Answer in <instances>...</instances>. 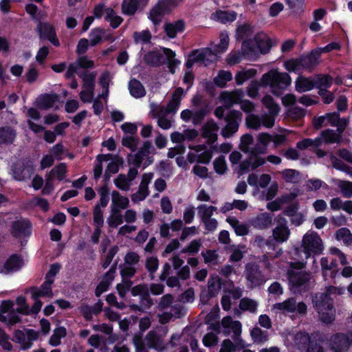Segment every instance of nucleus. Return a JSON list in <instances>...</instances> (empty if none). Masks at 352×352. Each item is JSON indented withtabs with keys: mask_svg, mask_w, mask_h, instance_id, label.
Wrapping results in <instances>:
<instances>
[{
	"mask_svg": "<svg viewBox=\"0 0 352 352\" xmlns=\"http://www.w3.org/2000/svg\"><path fill=\"white\" fill-rule=\"evenodd\" d=\"M272 309L283 314L295 313L300 316H304L307 313V306L304 302H297L294 297L287 298L281 302L273 305Z\"/></svg>",
	"mask_w": 352,
	"mask_h": 352,
	"instance_id": "nucleus-7",
	"label": "nucleus"
},
{
	"mask_svg": "<svg viewBox=\"0 0 352 352\" xmlns=\"http://www.w3.org/2000/svg\"><path fill=\"white\" fill-rule=\"evenodd\" d=\"M183 93L184 90L181 87L177 88L175 92L173 93L172 99L170 100V102L166 106V108L169 110V112H170L171 113H175L177 110L181 102Z\"/></svg>",
	"mask_w": 352,
	"mask_h": 352,
	"instance_id": "nucleus-36",
	"label": "nucleus"
},
{
	"mask_svg": "<svg viewBox=\"0 0 352 352\" xmlns=\"http://www.w3.org/2000/svg\"><path fill=\"white\" fill-rule=\"evenodd\" d=\"M16 138V131L10 126L0 127V144H12Z\"/></svg>",
	"mask_w": 352,
	"mask_h": 352,
	"instance_id": "nucleus-33",
	"label": "nucleus"
},
{
	"mask_svg": "<svg viewBox=\"0 0 352 352\" xmlns=\"http://www.w3.org/2000/svg\"><path fill=\"white\" fill-rule=\"evenodd\" d=\"M242 113L237 110H232L224 118L226 125L222 128L221 134L225 138L232 137L237 132L239 124L242 120Z\"/></svg>",
	"mask_w": 352,
	"mask_h": 352,
	"instance_id": "nucleus-9",
	"label": "nucleus"
},
{
	"mask_svg": "<svg viewBox=\"0 0 352 352\" xmlns=\"http://www.w3.org/2000/svg\"><path fill=\"white\" fill-rule=\"evenodd\" d=\"M23 265L22 258L18 254L11 255L3 264L0 265V273L8 274L18 271Z\"/></svg>",
	"mask_w": 352,
	"mask_h": 352,
	"instance_id": "nucleus-17",
	"label": "nucleus"
},
{
	"mask_svg": "<svg viewBox=\"0 0 352 352\" xmlns=\"http://www.w3.org/2000/svg\"><path fill=\"white\" fill-rule=\"evenodd\" d=\"M250 336L256 344H263L269 340L268 332L261 329L258 326H254L250 331Z\"/></svg>",
	"mask_w": 352,
	"mask_h": 352,
	"instance_id": "nucleus-31",
	"label": "nucleus"
},
{
	"mask_svg": "<svg viewBox=\"0 0 352 352\" xmlns=\"http://www.w3.org/2000/svg\"><path fill=\"white\" fill-rule=\"evenodd\" d=\"M226 221L234 228L237 235L245 236L248 234V226L244 223H241L235 217H229L226 219Z\"/></svg>",
	"mask_w": 352,
	"mask_h": 352,
	"instance_id": "nucleus-35",
	"label": "nucleus"
},
{
	"mask_svg": "<svg viewBox=\"0 0 352 352\" xmlns=\"http://www.w3.org/2000/svg\"><path fill=\"white\" fill-rule=\"evenodd\" d=\"M289 201V197L288 195L281 196L274 201L267 203V208L272 212L279 210L281 208L282 205Z\"/></svg>",
	"mask_w": 352,
	"mask_h": 352,
	"instance_id": "nucleus-63",
	"label": "nucleus"
},
{
	"mask_svg": "<svg viewBox=\"0 0 352 352\" xmlns=\"http://www.w3.org/2000/svg\"><path fill=\"white\" fill-rule=\"evenodd\" d=\"M145 341L148 348L155 349L159 351H162L166 349V346L162 338L155 331H149L146 335Z\"/></svg>",
	"mask_w": 352,
	"mask_h": 352,
	"instance_id": "nucleus-21",
	"label": "nucleus"
},
{
	"mask_svg": "<svg viewBox=\"0 0 352 352\" xmlns=\"http://www.w3.org/2000/svg\"><path fill=\"white\" fill-rule=\"evenodd\" d=\"M139 0H123L122 12L127 15H134L138 10Z\"/></svg>",
	"mask_w": 352,
	"mask_h": 352,
	"instance_id": "nucleus-44",
	"label": "nucleus"
},
{
	"mask_svg": "<svg viewBox=\"0 0 352 352\" xmlns=\"http://www.w3.org/2000/svg\"><path fill=\"white\" fill-rule=\"evenodd\" d=\"M221 289V278L217 275H212L208 280V292L215 296Z\"/></svg>",
	"mask_w": 352,
	"mask_h": 352,
	"instance_id": "nucleus-40",
	"label": "nucleus"
},
{
	"mask_svg": "<svg viewBox=\"0 0 352 352\" xmlns=\"http://www.w3.org/2000/svg\"><path fill=\"white\" fill-rule=\"evenodd\" d=\"M116 186L121 190H129L131 182L126 178L125 174H120L113 181Z\"/></svg>",
	"mask_w": 352,
	"mask_h": 352,
	"instance_id": "nucleus-54",
	"label": "nucleus"
},
{
	"mask_svg": "<svg viewBox=\"0 0 352 352\" xmlns=\"http://www.w3.org/2000/svg\"><path fill=\"white\" fill-rule=\"evenodd\" d=\"M184 28V22L182 20H178L173 23H166L164 26L166 35L170 38H175L177 33L183 31Z\"/></svg>",
	"mask_w": 352,
	"mask_h": 352,
	"instance_id": "nucleus-34",
	"label": "nucleus"
},
{
	"mask_svg": "<svg viewBox=\"0 0 352 352\" xmlns=\"http://www.w3.org/2000/svg\"><path fill=\"white\" fill-rule=\"evenodd\" d=\"M159 261L157 257L151 256L146 258L145 267L147 271L149 272V275L151 280L155 278L154 274L158 269Z\"/></svg>",
	"mask_w": 352,
	"mask_h": 352,
	"instance_id": "nucleus-60",
	"label": "nucleus"
},
{
	"mask_svg": "<svg viewBox=\"0 0 352 352\" xmlns=\"http://www.w3.org/2000/svg\"><path fill=\"white\" fill-rule=\"evenodd\" d=\"M294 344L300 350L307 348L310 342V337L306 332H298L294 338Z\"/></svg>",
	"mask_w": 352,
	"mask_h": 352,
	"instance_id": "nucleus-39",
	"label": "nucleus"
},
{
	"mask_svg": "<svg viewBox=\"0 0 352 352\" xmlns=\"http://www.w3.org/2000/svg\"><path fill=\"white\" fill-rule=\"evenodd\" d=\"M212 56H214L213 52L210 48L204 49L201 52L193 51L190 54V57L193 58L195 63L199 61L205 62L209 60Z\"/></svg>",
	"mask_w": 352,
	"mask_h": 352,
	"instance_id": "nucleus-47",
	"label": "nucleus"
},
{
	"mask_svg": "<svg viewBox=\"0 0 352 352\" xmlns=\"http://www.w3.org/2000/svg\"><path fill=\"white\" fill-rule=\"evenodd\" d=\"M11 234L15 238L30 236L31 234V223L28 219H20L12 222L10 228Z\"/></svg>",
	"mask_w": 352,
	"mask_h": 352,
	"instance_id": "nucleus-16",
	"label": "nucleus"
},
{
	"mask_svg": "<svg viewBox=\"0 0 352 352\" xmlns=\"http://www.w3.org/2000/svg\"><path fill=\"white\" fill-rule=\"evenodd\" d=\"M133 296H138L140 298L141 306L145 309L150 308L153 305V300L149 294V290L146 285H138L131 289Z\"/></svg>",
	"mask_w": 352,
	"mask_h": 352,
	"instance_id": "nucleus-18",
	"label": "nucleus"
},
{
	"mask_svg": "<svg viewBox=\"0 0 352 352\" xmlns=\"http://www.w3.org/2000/svg\"><path fill=\"white\" fill-rule=\"evenodd\" d=\"M320 57V52L319 50H312L310 54L298 58L301 68L311 70L319 63Z\"/></svg>",
	"mask_w": 352,
	"mask_h": 352,
	"instance_id": "nucleus-24",
	"label": "nucleus"
},
{
	"mask_svg": "<svg viewBox=\"0 0 352 352\" xmlns=\"http://www.w3.org/2000/svg\"><path fill=\"white\" fill-rule=\"evenodd\" d=\"M182 0H160L151 10L149 18L154 25H158L163 16L176 8Z\"/></svg>",
	"mask_w": 352,
	"mask_h": 352,
	"instance_id": "nucleus-8",
	"label": "nucleus"
},
{
	"mask_svg": "<svg viewBox=\"0 0 352 352\" xmlns=\"http://www.w3.org/2000/svg\"><path fill=\"white\" fill-rule=\"evenodd\" d=\"M273 216L268 212H263L251 220L252 226L258 230H265L272 225Z\"/></svg>",
	"mask_w": 352,
	"mask_h": 352,
	"instance_id": "nucleus-23",
	"label": "nucleus"
},
{
	"mask_svg": "<svg viewBox=\"0 0 352 352\" xmlns=\"http://www.w3.org/2000/svg\"><path fill=\"white\" fill-rule=\"evenodd\" d=\"M133 37L135 43L146 44L150 43L151 34L148 30L135 32L133 34Z\"/></svg>",
	"mask_w": 352,
	"mask_h": 352,
	"instance_id": "nucleus-61",
	"label": "nucleus"
},
{
	"mask_svg": "<svg viewBox=\"0 0 352 352\" xmlns=\"http://www.w3.org/2000/svg\"><path fill=\"white\" fill-rule=\"evenodd\" d=\"M151 107V114L154 118L160 119L161 118H166L168 113H171L169 112V110L166 108V107H165L163 106H157L152 104Z\"/></svg>",
	"mask_w": 352,
	"mask_h": 352,
	"instance_id": "nucleus-59",
	"label": "nucleus"
},
{
	"mask_svg": "<svg viewBox=\"0 0 352 352\" xmlns=\"http://www.w3.org/2000/svg\"><path fill=\"white\" fill-rule=\"evenodd\" d=\"M313 303L322 322L329 324L335 320L336 311L331 296L317 293L313 298Z\"/></svg>",
	"mask_w": 352,
	"mask_h": 352,
	"instance_id": "nucleus-3",
	"label": "nucleus"
},
{
	"mask_svg": "<svg viewBox=\"0 0 352 352\" xmlns=\"http://www.w3.org/2000/svg\"><path fill=\"white\" fill-rule=\"evenodd\" d=\"M244 273L248 281V286L251 289L259 287L265 282V276L259 265L255 263H247Z\"/></svg>",
	"mask_w": 352,
	"mask_h": 352,
	"instance_id": "nucleus-10",
	"label": "nucleus"
},
{
	"mask_svg": "<svg viewBox=\"0 0 352 352\" xmlns=\"http://www.w3.org/2000/svg\"><path fill=\"white\" fill-rule=\"evenodd\" d=\"M262 103L268 109L269 113L278 114L280 108L271 96H265L262 99Z\"/></svg>",
	"mask_w": 352,
	"mask_h": 352,
	"instance_id": "nucleus-53",
	"label": "nucleus"
},
{
	"mask_svg": "<svg viewBox=\"0 0 352 352\" xmlns=\"http://www.w3.org/2000/svg\"><path fill=\"white\" fill-rule=\"evenodd\" d=\"M129 89L130 94L137 98H142L146 94L144 86L136 79H132L129 81Z\"/></svg>",
	"mask_w": 352,
	"mask_h": 352,
	"instance_id": "nucleus-37",
	"label": "nucleus"
},
{
	"mask_svg": "<svg viewBox=\"0 0 352 352\" xmlns=\"http://www.w3.org/2000/svg\"><path fill=\"white\" fill-rule=\"evenodd\" d=\"M111 201L114 205L118 207L126 209L129 207V200L126 197H124L117 190H113L111 192Z\"/></svg>",
	"mask_w": 352,
	"mask_h": 352,
	"instance_id": "nucleus-45",
	"label": "nucleus"
},
{
	"mask_svg": "<svg viewBox=\"0 0 352 352\" xmlns=\"http://www.w3.org/2000/svg\"><path fill=\"white\" fill-rule=\"evenodd\" d=\"M40 38H47L54 45L58 46L59 41L56 36L54 27L47 23L40 22L37 25Z\"/></svg>",
	"mask_w": 352,
	"mask_h": 352,
	"instance_id": "nucleus-19",
	"label": "nucleus"
},
{
	"mask_svg": "<svg viewBox=\"0 0 352 352\" xmlns=\"http://www.w3.org/2000/svg\"><path fill=\"white\" fill-rule=\"evenodd\" d=\"M78 76L81 78L83 81L84 89H87L89 91H94L95 78L96 76V72H88L84 71L82 73H78Z\"/></svg>",
	"mask_w": 352,
	"mask_h": 352,
	"instance_id": "nucleus-32",
	"label": "nucleus"
},
{
	"mask_svg": "<svg viewBox=\"0 0 352 352\" xmlns=\"http://www.w3.org/2000/svg\"><path fill=\"white\" fill-rule=\"evenodd\" d=\"M248 159L252 165V170H254L266 163V159L261 156V154L248 153Z\"/></svg>",
	"mask_w": 352,
	"mask_h": 352,
	"instance_id": "nucleus-62",
	"label": "nucleus"
},
{
	"mask_svg": "<svg viewBox=\"0 0 352 352\" xmlns=\"http://www.w3.org/2000/svg\"><path fill=\"white\" fill-rule=\"evenodd\" d=\"M321 135L327 144L339 143L342 140V133L332 129L322 131Z\"/></svg>",
	"mask_w": 352,
	"mask_h": 352,
	"instance_id": "nucleus-42",
	"label": "nucleus"
},
{
	"mask_svg": "<svg viewBox=\"0 0 352 352\" xmlns=\"http://www.w3.org/2000/svg\"><path fill=\"white\" fill-rule=\"evenodd\" d=\"M239 306L243 311L255 313L257 310L258 303L255 300L245 297L241 299Z\"/></svg>",
	"mask_w": 352,
	"mask_h": 352,
	"instance_id": "nucleus-43",
	"label": "nucleus"
},
{
	"mask_svg": "<svg viewBox=\"0 0 352 352\" xmlns=\"http://www.w3.org/2000/svg\"><path fill=\"white\" fill-rule=\"evenodd\" d=\"M215 16L217 19L221 23H226L234 21L236 17V14L235 12L218 10L216 12Z\"/></svg>",
	"mask_w": 352,
	"mask_h": 352,
	"instance_id": "nucleus-57",
	"label": "nucleus"
},
{
	"mask_svg": "<svg viewBox=\"0 0 352 352\" xmlns=\"http://www.w3.org/2000/svg\"><path fill=\"white\" fill-rule=\"evenodd\" d=\"M253 245L258 247L263 252H267V250H274L276 244L274 242L273 239L270 237L265 239L261 235H256L253 240Z\"/></svg>",
	"mask_w": 352,
	"mask_h": 352,
	"instance_id": "nucleus-29",
	"label": "nucleus"
},
{
	"mask_svg": "<svg viewBox=\"0 0 352 352\" xmlns=\"http://www.w3.org/2000/svg\"><path fill=\"white\" fill-rule=\"evenodd\" d=\"M67 173V166L65 163H60L56 165L54 168L52 169L50 173L47 175H51L52 179L54 177H56L58 180L61 181L65 177Z\"/></svg>",
	"mask_w": 352,
	"mask_h": 352,
	"instance_id": "nucleus-56",
	"label": "nucleus"
},
{
	"mask_svg": "<svg viewBox=\"0 0 352 352\" xmlns=\"http://www.w3.org/2000/svg\"><path fill=\"white\" fill-rule=\"evenodd\" d=\"M336 238L339 241H342L345 245H350L352 244V234L350 230L346 228L339 229L336 232Z\"/></svg>",
	"mask_w": 352,
	"mask_h": 352,
	"instance_id": "nucleus-55",
	"label": "nucleus"
},
{
	"mask_svg": "<svg viewBox=\"0 0 352 352\" xmlns=\"http://www.w3.org/2000/svg\"><path fill=\"white\" fill-rule=\"evenodd\" d=\"M58 96L56 94L41 95L37 100V107L41 109H48L58 101Z\"/></svg>",
	"mask_w": 352,
	"mask_h": 352,
	"instance_id": "nucleus-30",
	"label": "nucleus"
},
{
	"mask_svg": "<svg viewBox=\"0 0 352 352\" xmlns=\"http://www.w3.org/2000/svg\"><path fill=\"white\" fill-rule=\"evenodd\" d=\"M105 19L110 22V25L113 28H118L122 22V19L116 15L112 8H108L105 10Z\"/></svg>",
	"mask_w": 352,
	"mask_h": 352,
	"instance_id": "nucleus-50",
	"label": "nucleus"
},
{
	"mask_svg": "<svg viewBox=\"0 0 352 352\" xmlns=\"http://www.w3.org/2000/svg\"><path fill=\"white\" fill-rule=\"evenodd\" d=\"M245 93L241 89H237L232 91H225L221 93L219 98L224 107L230 109L235 104H239L243 98Z\"/></svg>",
	"mask_w": 352,
	"mask_h": 352,
	"instance_id": "nucleus-15",
	"label": "nucleus"
},
{
	"mask_svg": "<svg viewBox=\"0 0 352 352\" xmlns=\"http://www.w3.org/2000/svg\"><path fill=\"white\" fill-rule=\"evenodd\" d=\"M315 87L320 90H327L332 84V78L327 74H318L314 76Z\"/></svg>",
	"mask_w": 352,
	"mask_h": 352,
	"instance_id": "nucleus-38",
	"label": "nucleus"
},
{
	"mask_svg": "<svg viewBox=\"0 0 352 352\" xmlns=\"http://www.w3.org/2000/svg\"><path fill=\"white\" fill-rule=\"evenodd\" d=\"M327 121L333 126L337 127V131L342 133L349 124V118H340L339 113L333 112L326 114Z\"/></svg>",
	"mask_w": 352,
	"mask_h": 352,
	"instance_id": "nucleus-25",
	"label": "nucleus"
},
{
	"mask_svg": "<svg viewBox=\"0 0 352 352\" xmlns=\"http://www.w3.org/2000/svg\"><path fill=\"white\" fill-rule=\"evenodd\" d=\"M201 256L204 258L205 263H211L213 265H219V255L217 254L216 251L207 250L206 251H203L201 252Z\"/></svg>",
	"mask_w": 352,
	"mask_h": 352,
	"instance_id": "nucleus-64",
	"label": "nucleus"
},
{
	"mask_svg": "<svg viewBox=\"0 0 352 352\" xmlns=\"http://www.w3.org/2000/svg\"><path fill=\"white\" fill-rule=\"evenodd\" d=\"M256 74L254 69H242L238 72L235 75V81L238 85H241L248 80L253 78Z\"/></svg>",
	"mask_w": 352,
	"mask_h": 352,
	"instance_id": "nucleus-41",
	"label": "nucleus"
},
{
	"mask_svg": "<svg viewBox=\"0 0 352 352\" xmlns=\"http://www.w3.org/2000/svg\"><path fill=\"white\" fill-rule=\"evenodd\" d=\"M254 40L262 54L268 53L272 47V41L267 35L263 32L256 34Z\"/></svg>",
	"mask_w": 352,
	"mask_h": 352,
	"instance_id": "nucleus-28",
	"label": "nucleus"
},
{
	"mask_svg": "<svg viewBox=\"0 0 352 352\" xmlns=\"http://www.w3.org/2000/svg\"><path fill=\"white\" fill-rule=\"evenodd\" d=\"M276 226L272 230V239L274 242L282 243L287 241L290 236V230L287 226V219L281 216L275 219Z\"/></svg>",
	"mask_w": 352,
	"mask_h": 352,
	"instance_id": "nucleus-12",
	"label": "nucleus"
},
{
	"mask_svg": "<svg viewBox=\"0 0 352 352\" xmlns=\"http://www.w3.org/2000/svg\"><path fill=\"white\" fill-rule=\"evenodd\" d=\"M301 248L306 255V258H308L311 254H320L324 250V245L318 234L309 230L302 236Z\"/></svg>",
	"mask_w": 352,
	"mask_h": 352,
	"instance_id": "nucleus-5",
	"label": "nucleus"
},
{
	"mask_svg": "<svg viewBox=\"0 0 352 352\" xmlns=\"http://www.w3.org/2000/svg\"><path fill=\"white\" fill-rule=\"evenodd\" d=\"M305 267L302 262L291 263L287 270L289 284L297 290L306 289L309 284L311 275L302 270Z\"/></svg>",
	"mask_w": 352,
	"mask_h": 352,
	"instance_id": "nucleus-4",
	"label": "nucleus"
},
{
	"mask_svg": "<svg viewBox=\"0 0 352 352\" xmlns=\"http://www.w3.org/2000/svg\"><path fill=\"white\" fill-rule=\"evenodd\" d=\"M155 148L150 141H145L138 152L133 156V162L135 166L140 167L144 162V167L151 164L153 162V157L150 154L154 152Z\"/></svg>",
	"mask_w": 352,
	"mask_h": 352,
	"instance_id": "nucleus-11",
	"label": "nucleus"
},
{
	"mask_svg": "<svg viewBox=\"0 0 352 352\" xmlns=\"http://www.w3.org/2000/svg\"><path fill=\"white\" fill-rule=\"evenodd\" d=\"M222 333L228 336L232 333V338L236 346L243 347V340L241 338L242 324L239 320H234L231 316H226L221 319Z\"/></svg>",
	"mask_w": 352,
	"mask_h": 352,
	"instance_id": "nucleus-6",
	"label": "nucleus"
},
{
	"mask_svg": "<svg viewBox=\"0 0 352 352\" xmlns=\"http://www.w3.org/2000/svg\"><path fill=\"white\" fill-rule=\"evenodd\" d=\"M314 77L306 78L300 76L297 78L295 82V87L297 91L302 93L311 90L315 87Z\"/></svg>",
	"mask_w": 352,
	"mask_h": 352,
	"instance_id": "nucleus-27",
	"label": "nucleus"
},
{
	"mask_svg": "<svg viewBox=\"0 0 352 352\" xmlns=\"http://www.w3.org/2000/svg\"><path fill=\"white\" fill-rule=\"evenodd\" d=\"M140 143V139L134 135H125L122 137V144L134 152L137 150Z\"/></svg>",
	"mask_w": 352,
	"mask_h": 352,
	"instance_id": "nucleus-46",
	"label": "nucleus"
},
{
	"mask_svg": "<svg viewBox=\"0 0 352 352\" xmlns=\"http://www.w3.org/2000/svg\"><path fill=\"white\" fill-rule=\"evenodd\" d=\"M218 124L213 120H208L204 126L203 137L207 138L209 144H213L217 140V133L219 131Z\"/></svg>",
	"mask_w": 352,
	"mask_h": 352,
	"instance_id": "nucleus-22",
	"label": "nucleus"
},
{
	"mask_svg": "<svg viewBox=\"0 0 352 352\" xmlns=\"http://www.w3.org/2000/svg\"><path fill=\"white\" fill-rule=\"evenodd\" d=\"M263 87L270 86L274 94L278 96L291 84V78L287 73L271 70L261 77Z\"/></svg>",
	"mask_w": 352,
	"mask_h": 352,
	"instance_id": "nucleus-1",
	"label": "nucleus"
},
{
	"mask_svg": "<svg viewBox=\"0 0 352 352\" xmlns=\"http://www.w3.org/2000/svg\"><path fill=\"white\" fill-rule=\"evenodd\" d=\"M232 79V73L229 71L221 70L214 78V82L219 87H223L226 83Z\"/></svg>",
	"mask_w": 352,
	"mask_h": 352,
	"instance_id": "nucleus-48",
	"label": "nucleus"
},
{
	"mask_svg": "<svg viewBox=\"0 0 352 352\" xmlns=\"http://www.w3.org/2000/svg\"><path fill=\"white\" fill-rule=\"evenodd\" d=\"M197 209L198 214L200 217L201 221L211 219L214 212L217 210V208L215 206H208L205 204L199 206Z\"/></svg>",
	"mask_w": 352,
	"mask_h": 352,
	"instance_id": "nucleus-51",
	"label": "nucleus"
},
{
	"mask_svg": "<svg viewBox=\"0 0 352 352\" xmlns=\"http://www.w3.org/2000/svg\"><path fill=\"white\" fill-rule=\"evenodd\" d=\"M208 112L209 111L207 106L201 107L195 111H192V124L195 125L200 124Z\"/></svg>",
	"mask_w": 352,
	"mask_h": 352,
	"instance_id": "nucleus-58",
	"label": "nucleus"
},
{
	"mask_svg": "<svg viewBox=\"0 0 352 352\" xmlns=\"http://www.w3.org/2000/svg\"><path fill=\"white\" fill-rule=\"evenodd\" d=\"M52 285V283L45 280L40 287H30L29 291L31 294L32 298H36L40 297L52 298L53 296Z\"/></svg>",
	"mask_w": 352,
	"mask_h": 352,
	"instance_id": "nucleus-20",
	"label": "nucleus"
},
{
	"mask_svg": "<svg viewBox=\"0 0 352 352\" xmlns=\"http://www.w3.org/2000/svg\"><path fill=\"white\" fill-rule=\"evenodd\" d=\"M229 44V37L226 33H221L220 34V43L215 45L214 49L212 50L213 52L214 56H216L218 54L224 52Z\"/></svg>",
	"mask_w": 352,
	"mask_h": 352,
	"instance_id": "nucleus-52",
	"label": "nucleus"
},
{
	"mask_svg": "<svg viewBox=\"0 0 352 352\" xmlns=\"http://www.w3.org/2000/svg\"><path fill=\"white\" fill-rule=\"evenodd\" d=\"M351 343L349 336L344 333H336L329 340V346L333 352H346Z\"/></svg>",
	"mask_w": 352,
	"mask_h": 352,
	"instance_id": "nucleus-14",
	"label": "nucleus"
},
{
	"mask_svg": "<svg viewBox=\"0 0 352 352\" xmlns=\"http://www.w3.org/2000/svg\"><path fill=\"white\" fill-rule=\"evenodd\" d=\"M14 178L17 181H24L30 179L34 172L32 162L23 161L14 164L12 166Z\"/></svg>",
	"mask_w": 352,
	"mask_h": 352,
	"instance_id": "nucleus-13",
	"label": "nucleus"
},
{
	"mask_svg": "<svg viewBox=\"0 0 352 352\" xmlns=\"http://www.w3.org/2000/svg\"><path fill=\"white\" fill-rule=\"evenodd\" d=\"M283 179L287 183H298L300 180V173L294 169H285L280 173Z\"/></svg>",
	"mask_w": 352,
	"mask_h": 352,
	"instance_id": "nucleus-49",
	"label": "nucleus"
},
{
	"mask_svg": "<svg viewBox=\"0 0 352 352\" xmlns=\"http://www.w3.org/2000/svg\"><path fill=\"white\" fill-rule=\"evenodd\" d=\"M166 60L170 72L175 73V68L180 64V61L175 58V53L168 48H163V54L157 51L149 52L144 56V62L151 66L163 65Z\"/></svg>",
	"mask_w": 352,
	"mask_h": 352,
	"instance_id": "nucleus-2",
	"label": "nucleus"
},
{
	"mask_svg": "<svg viewBox=\"0 0 352 352\" xmlns=\"http://www.w3.org/2000/svg\"><path fill=\"white\" fill-rule=\"evenodd\" d=\"M242 50L243 54L237 52L229 54L226 60L228 64L230 65L238 64L241 61L243 54L251 55L254 52L252 47L250 46V42L248 41L243 42Z\"/></svg>",
	"mask_w": 352,
	"mask_h": 352,
	"instance_id": "nucleus-26",
	"label": "nucleus"
}]
</instances>
